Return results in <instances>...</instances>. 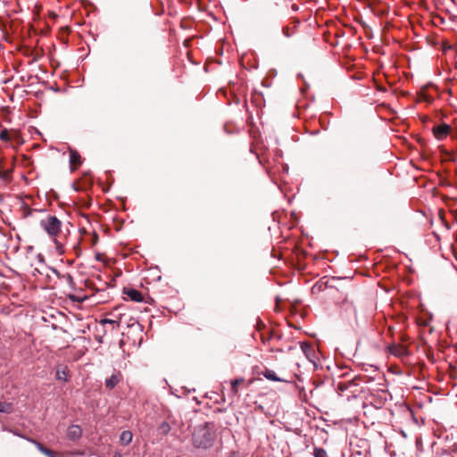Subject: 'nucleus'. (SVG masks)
Segmentation results:
<instances>
[{
	"instance_id": "f3484780",
	"label": "nucleus",
	"mask_w": 457,
	"mask_h": 457,
	"mask_svg": "<svg viewBox=\"0 0 457 457\" xmlns=\"http://www.w3.org/2000/svg\"><path fill=\"white\" fill-rule=\"evenodd\" d=\"M344 307L346 310H349L352 312V314L353 315V317H356V309H355L354 305L353 304V303L346 301L344 303Z\"/></svg>"
},
{
	"instance_id": "4468645a",
	"label": "nucleus",
	"mask_w": 457,
	"mask_h": 457,
	"mask_svg": "<svg viewBox=\"0 0 457 457\" xmlns=\"http://www.w3.org/2000/svg\"><path fill=\"white\" fill-rule=\"evenodd\" d=\"M133 435L130 431L125 430L120 436V440L124 445H129L132 441Z\"/></svg>"
},
{
	"instance_id": "7ed1b4c3",
	"label": "nucleus",
	"mask_w": 457,
	"mask_h": 457,
	"mask_svg": "<svg viewBox=\"0 0 457 457\" xmlns=\"http://www.w3.org/2000/svg\"><path fill=\"white\" fill-rule=\"evenodd\" d=\"M202 432H204V435H202V448H208L212 446L217 437L216 433L209 425L202 428Z\"/></svg>"
},
{
	"instance_id": "f8f14e48",
	"label": "nucleus",
	"mask_w": 457,
	"mask_h": 457,
	"mask_svg": "<svg viewBox=\"0 0 457 457\" xmlns=\"http://www.w3.org/2000/svg\"><path fill=\"white\" fill-rule=\"evenodd\" d=\"M68 375H69V370L67 367H64L62 369H58L56 371V378L58 380H68Z\"/></svg>"
},
{
	"instance_id": "393cba45",
	"label": "nucleus",
	"mask_w": 457,
	"mask_h": 457,
	"mask_svg": "<svg viewBox=\"0 0 457 457\" xmlns=\"http://www.w3.org/2000/svg\"><path fill=\"white\" fill-rule=\"evenodd\" d=\"M229 457H239L236 453H232Z\"/></svg>"
},
{
	"instance_id": "bb28decb",
	"label": "nucleus",
	"mask_w": 457,
	"mask_h": 457,
	"mask_svg": "<svg viewBox=\"0 0 457 457\" xmlns=\"http://www.w3.org/2000/svg\"><path fill=\"white\" fill-rule=\"evenodd\" d=\"M198 6L200 5V0H196Z\"/></svg>"
},
{
	"instance_id": "9b49d317",
	"label": "nucleus",
	"mask_w": 457,
	"mask_h": 457,
	"mask_svg": "<svg viewBox=\"0 0 457 457\" xmlns=\"http://www.w3.org/2000/svg\"><path fill=\"white\" fill-rule=\"evenodd\" d=\"M389 352L395 356H403L406 354L407 349L400 345H393L389 346Z\"/></svg>"
},
{
	"instance_id": "6e6552de",
	"label": "nucleus",
	"mask_w": 457,
	"mask_h": 457,
	"mask_svg": "<svg viewBox=\"0 0 457 457\" xmlns=\"http://www.w3.org/2000/svg\"><path fill=\"white\" fill-rule=\"evenodd\" d=\"M122 375L120 372L112 374L110 378L105 379V386L109 389L114 388L121 380Z\"/></svg>"
},
{
	"instance_id": "a211bd4d",
	"label": "nucleus",
	"mask_w": 457,
	"mask_h": 457,
	"mask_svg": "<svg viewBox=\"0 0 457 457\" xmlns=\"http://www.w3.org/2000/svg\"><path fill=\"white\" fill-rule=\"evenodd\" d=\"M265 378L271 381H278V378H277L276 374L272 370H267L264 374Z\"/></svg>"
},
{
	"instance_id": "4be33fe9",
	"label": "nucleus",
	"mask_w": 457,
	"mask_h": 457,
	"mask_svg": "<svg viewBox=\"0 0 457 457\" xmlns=\"http://www.w3.org/2000/svg\"><path fill=\"white\" fill-rule=\"evenodd\" d=\"M187 58L188 60L194 64L196 65L198 62L195 59L193 58V54L191 52H187Z\"/></svg>"
},
{
	"instance_id": "6ab92c4d",
	"label": "nucleus",
	"mask_w": 457,
	"mask_h": 457,
	"mask_svg": "<svg viewBox=\"0 0 457 457\" xmlns=\"http://www.w3.org/2000/svg\"><path fill=\"white\" fill-rule=\"evenodd\" d=\"M282 33L286 37H290L294 34V30L287 26L282 29Z\"/></svg>"
},
{
	"instance_id": "20e7f679",
	"label": "nucleus",
	"mask_w": 457,
	"mask_h": 457,
	"mask_svg": "<svg viewBox=\"0 0 457 457\" xmlns=\"http://www.w3.org/2000/svg\"><path fill=\"white\" fill-rule=\"evenodd\" d=\"M432 130L434 137L437 140L442 141L446 138V137L451 132V127L446 123H441L437 126H435Z\"/></svg>"
},
{
	"instance_id": "b1692460",
	"label": "nucleus",
	"mask_w": 457,
	"mask_h": 457,
	"mask_svg": "<svg viewBox=\"0 0 457 457\" xmlns=\"http://www.w3.org/2000/svg\"><path fill=\"white\" fill-rule=\"evenodd\" d=\"M192 41V39H187L185 41L186 46H188L189 43Z\"/></svg>"
},
{
	"instance_id": "423d86ee",
	"label": "nucleus",
	"mask_w": 457,
	"mask_h": 457,
	"mask_svg": "<svg viewBox=\"0 0 457 457\" xmlns=\"http://www.w3.org/2000/svg\"><path fill=\"white\" fill-rule=\"evenodd\" d=\"M124 294L132 301L141 303L144 301V296L141 292L134 288H124Z\"/></svg>"
},
{
	"instance_id": "1a4fd4ad",
	"label": "nucleus",
	"mask_w": 457,
	"mask_h": 457,
	"mask_svg": "<svg viewBox=\"0 0 457 457\" xmlns=\"http://www.w3.org/2000/svg\"><path fill=\"white\" fill-rule=\"evenodd\" d=\"M70 162H71V166L72 170L77 169L78 167H79L81 165V163H82L81 156L77 151H75V150L70 151Z\"/></svg>"
},
{
	"instance_id": "dca6fc26",
	"label": "nucleus",
	"mask_w": 457,
	"mask_h": 457,
	"mask_svg": "<svg viewBox=\"0 0 457 457\" xmlns=\"http://www.w3.org/2000/svg\"><path fill=\"white\" fill-rule=\"evenodd\" d=\"M313 455L314 457H328L326 450L320 447H314Z\"/></svg>"
},
{
	"instance_id": "0eeeda50",
	"label": "nucleus",
	"mask_w": 457,
	"mask_h": 457,
	"mask_svg": "<svg viewBox=\"0 0 457 457\" xmlns=\"http://www.w3.org/2000/svg\"><path fill=\"white\" fill-rule=\"evenodd\" d=\"M82 435V429L78 425H71L67 429V436L71 440H77Z\"/></svg>"
},
{
	"instance_id": "f257e3e1",
	"label": "nucleus",
	"mask_w": 457,
	"mask_h": 457,
	"mask_svg": "<svg viewBox=\"0 0 457 457\" xmlns=\"http://www.w3.org/2000/svg\"><path fill=\"white\" fill-rule=\"evenodd\" d=\"M41 228L46 232L55 245V252L62 255L70 245V229L54 215L48 214L40 220Z\"/></svg>"
},
{
	"instance_id": "f03ea898",
	"label": "nucleus",
	"mask_w": 457,
	"mask_h": 457,
	"mask_svg": "<svg viewBox=\"0 0 457 457\" xmlns=\"http://www.w3.org/2000/svg\"><path fill=\"white\" fill-rule=\"evenodd\" d=\"M19 240L18 236L13 238L12 234L0 232V253H17L20 248Z\"/></svg>"
},
{
	"instance_id": "5701e85b",
	"label": "nucleus",
	"mask_w": 457,
	"mask_h": 457,
	"mask_svg": "<svg viewBox=\"0 0 457 457\" xmlns=\"http://www.w3.org/2000/svg\"><path fill=\"white\" fill-rule=\"evenodd\" d=\"M1 138H2V139H4V140H6V139H7V132H6V131H3V132L1 133Z\"/></svg>"
},
{
	"instance_id": "aec40b11",
	"label": "nucleus",
	"mask_w": 457,
	"mask_h": 457,
	"mask_svg": "<svg viewBox=\"0 0 457 457\" xmlns=\"http://www.w3.org/2000/svg\"><path fill=\"white\" fill-rule=\"evenodd\" d=\"M302 350L303 351V353H305V355L310 359V352H312V346L306 345V344H303L302 345Z\"/></svg>"
},
{
	"instance_id": "9d476101",
	"label": "nucleus",
	"mask_w": 457,
	"mask_h": 457,
	"mask_svg": "<svg viewBox=\"0 0 457 457\" xmlns=\"http://www.w3.org/2000/svg\"><path fill=\"white\" fill-rule=\"evenodd\" d=\"M244 382H245L244 378H238L230 382L231 388H230L229 396L231 398H233L238 395V386H239V385H242Z\"/></svg>"
},
{
	"instance_id": "2eb2a0df",
	"label": "nucleus",
	"mask_w": 457,
	"mask_h": 457,
	"mask_svg": "<svg viewBox=\"0 0 457 457\" xmlns=\"http://www.w3.org/2000/svg\"><path fill=\"white\" fill-rule=\"evenodd\" d=\"M170 430V426L168 422L164 421L158 427V432L162 435H167Z\"/></svg>"
},
{
	"instance_id": "a878e982",
	"label": "nucleus",
	"mask_w": 457,
	"mask_h": 457,
	"mask_svg": "<svg viewBox=\"0 0 457 457\" xmlns=\"http://www.w3.org/2000/svg\"><path fill=\"white\" fill-rule=\"evenodd\" d=\"M338 388H339L340 390H344L345 387V386H343V385H342V384H340V385H339V386H338Z\"/></svg>"
},
{
	"instance_id": "ddd939ff",
	"label": "nucleus",
	"mask_w": 457,
	"mask_h": 457,
	"mask_svg": "<svg viewBox=\"0 0 457 457\" xmlns=\"http://www.w3.org/2000/svg\"><path fill=\"white\" fill-rule=\"evenodd\" d=\"M13 411L12 403L0 401V412L1 413H12Z\"/></svg>"
},
{
	"instance_id": "39448f33",
	"label": "nucleus",
	"mask_w": 457,
	"mask_h": 457,
	"mask_svg": "<svg viewBox=\"0 0 457 457\" xmlns=\"http://www.w3.org/2000/svg\"><path fill=\"white\" fill-rule=\"evenodd\" d=\"M30 441L35 445V446L37 448V450L40 453H42L43 454H45L46 456H47V457H62V455L60 453L53 451V450L46 447L43 444H41L34 439H32Z\"/></svg>"
},
{
	"instance_id": "412c9836",
	"label": "nucleus",
	"mask_w": 457,
	"mask_h": 457,
	"mask_svg": "<svg viewBox=\"0 0 457 457\" xmlns=\"http://www.w3.org/2000/svg\"><path fill=\"white\" fill-rule=\"evenodd\" d=\"M71 247L76 252L77 256H79V253H80L79 242L78 241V242L74 243L73 245H71Z\"/></svg>"
}]
</instances>
